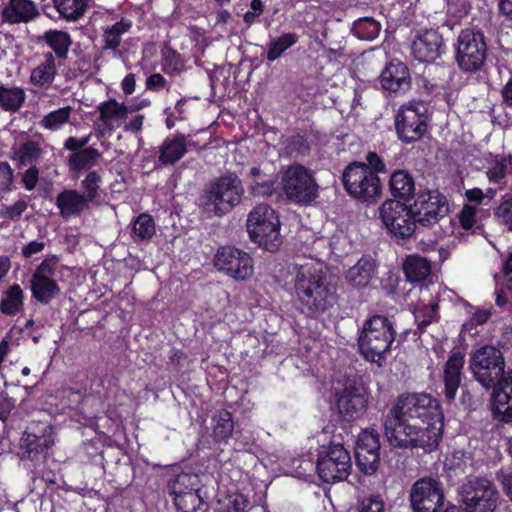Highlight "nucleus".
Returning a JSON list of instances; mask_svg holds the SVG:
<instances>
[{
    "mask_svg": "<svg viewBox=\"0 0 512 512\" xmlns=\"http://www.w3.org/2000/svg\"><path fill=\"white\" fill-rule=\"evenodd\" d=\"M409 502L413 512H440L445 503L442 483L433 477L419 478L410 488Z\"/></svg>",
    "mask_w": 512,
    "mask_h": 512,
    "instance_id": "obj_15",
    "label": "nucleus"
},
{
    "mask_svg": "<svg viewBox=\"0 0 512 512\" xmlns=\"http://www.w3.org/2000/svg\"><path fill=\"white\" fill-rule=\"evenodd\" d=\"M190 135L181 132H175L167 136L158 147V162L162 166L175 165L188 152L190 146L195 147L196 143L190 141Z\"/></svg>",
    "mask_w": 512,
    "mask_h": 512,
    "instance_id": "obj_27",
    "label": "nucleus"
},
{
    "mask_svg": "<svg viewBox=\"0 0 512 512\" xmlns=\"http://www.w3.org/2000/svg\"><path fill=\"white\" fill-rule=\"evenodd\" d=\"M427 112V104L421 100H411L399 108L395 116V129L401 142L411 144L423 138L428 128Z\"/></svg>",
    "mask_w": 512,
    "mask_h": 512,
    "instance_id": "obj_10",
    "label": "nucleus"
},
{
    "mask_svg": "<svg viewBox=\"0 0 512 512\" xmlns=\"http://www.w3.org/2000/svg\"><path fill=\"white\" fill-rule=\"evenodd\" d=\"M249 505L248 498L242 493L228 495L224 512H246Z\"/></svg>",
    "mask_w": 512,
    "mask_h": 512,
    "instance_id": "obj_57",
    "label": "nucleus"
},
{
    "mask_svg": "<svg viewBox=\"0 0 512 512\" xmlns=\"http://www.w3.org/2000/svg\"><path fill=\"white\" fill-rule=\"evenodd\" d=\"M412 54L422 63H433L446 53L443 35L438 29H424L417 33L412 42Z\"/></svg>",
    "mask_w": 512,
    "mask_h": 512,
    "instance_id": "obj_21",
    "label": "nucleus"
},
{
    "mask_svg": "<svg viewBox=\"0 0 512 512\" xmlns=\"http://www.w3.org/2000/svg\"><path fill=\"white\" fill-rule=\"evenodd\" d=\"M298 40L299 36L295 32L283 33L277 38H272L267 45L266 59L269 62H274Z\"/></svg>",
    "mask_w": 512,
    "mask_h": 512,
    "instance_id": "obj_43",
    "label": "nucleus"
},
{
    "mask_svg": "<svg viewBox=\"0 0 512 512\" xmlns=\"http://www.w3.org/2000/svg\"><path fill=\"white\" fill-rule=\"evenodd\" d=\"M244 195L242 181L235 172L217 177L200 196V206L207 214L221 217L239 205Z\"/></svg>",
    "mask_w": 512,
    "mask_h": 512,
    "instance_id": "obj_4",
    "label": "nucleus"
},
{
    "mask_svg": "<svg viewBox=\"0 0 512 512\" xmlns=\"http://www.w3.org/2000/svg\"><path fill=\"white\" fill-rule=\"evenodd\" d=\"M370 394L363 386L349 385L336 394L339 413L347 420L360 419L367 411Z\"/></svg>",
    "mask_w": 512,
    "mask_h": 512,
    "instance_id": "obj_22",
    "label": "nucleus"
},
{
    "mask_svg": "<svg viewBox=\"0 0 512 512\" xmlns=\"http://www.w3.org/2000/svg\"><path fill=\"white\" fill-rule=\"evenodd\" d=\"M507 163L505 158L496 160L494 164L486 171V176L490 183L499 184L507 176Z\"/></svg>",
    "mask_w": 512,
    "mask_h": 512,
    "instance_id": "obj_56",
    "label": "nucleus"
},
{
    "mask_svg": "<svg viewBox=\"0 0 512 512\" xmlns=\"http://www.w3.org/2000/svg\"><path fill=\"white\" fill-rule=\"evenodd\" d=\"M496 478L500 482L503 492L506 494V496L512 502V469L511 470L500 469L496 473Z\"/></svg>",
    "mask_w": 512,
    "mask_h": 512,
    "instance_id": "obj_64",
    "label": "nucleus"
},
{
    "mask_svg": "<svg viewBox=\"0 0 512 512\" xmlns=\"http://www.w3.org/2000/svg\"><path fill=\"white\" fill-rule=\"evenodd\" d=\"M380 439L375 430H363L354 449L358 469L365 475H373L380 463Z\"/></svg>",
    "mask_w": 512,
    "mask_h": 512,
    "instance_id": "obj_19",
    "label": "nucleus"
},
{
    "mask_svg": "<svg viewBox=\"0 0 512 512\" xmlns=\"http://www.w3.org/2000/svg\"><path fill=\"white\" fill-rule=\"evenodd\" d=\"M174 493L173 503L178 512H197L204 504V500L199 495L197 490H189L179 495V491H175V487L172 486Z\"/></svg>",
    "mask_w": 512,
    "mask_h": 512,
    "instance_id": "obj_44",
    "label": "nucleus"
},
{
    "mask_svg": "<svg viewBox=\"0 0 512 512\" xmlns=\"http://www.w3.org/2000/svg\"><path fill=\"white\" fill-rule=\"evenodd\" d=\"M248 190L254 197H270L275 192L276 179L259 166H253L247 174Z\"/></svg>",
    "mask_w": 512,
    "mask_h": 512,
    "instance_id": "obj_33",
    "label": "nucleus"
},
{
    "mask_svg": "<svg viewBox=\"0 0 512 512\" xmlns=\"http://www.w3.org/2000/svg\"><path fill=\"white\" fill-rule=\"evenodd\" d=\"M460 496L467 512H493L499 494L491 480L475 477L463 484Z\"/></svg>",
    "mask_w": 512,
    "mask_h": 512,
    "instance_id": "obj_14",
    "label": "nucleus"
},
{
    "mask_svg": "<svg viewBox=\"0 0 512 512\" xmlns=\"http://www.w3.org/2000/svg\"><path fill=\"white\" fill-rule=\"evenodd\" d=\"M380 217L391 237L404 243L416 234L418 219L412 206L396 199L386 200L380 207Z\"/></svg>",
    "mask_w": 512,
    "mask_h": 512,
    "instance_id": "obj_11",
    "label": "nucleus"
},
{
    "mask_svg": "<svg viewBox=\"0 0 512 512\" xmlns=\"http://www.w3.org/2000/svg\"><path fill=\"white\" fill-rule=\"evenodd\" d=\"M365 162L353 161L357 166L365 171L370 170L373 176H379V173H386L387 166L384 160L374 151H369L365 156Z\"/></svg>",
    "mask_w": 512,
    "mask_h": 512,
    "instance_id": "obj_53",
    "label": "nucleus"
},
{
    "mask_svg": "<svg viewBox=\"0 0 512 512\" xmlns=\"http://www.w3.org/2000/svg\"><path fill=\"white\" fill-rule=\"evenodd\" d=\"M282 190L286 198L298 205H307L318 197L319 186L314 173L304 165H289L281 178Z\"/></svg>",
    "mask_w": 512,
    "mask_h": 512,
    "instance_id": "obj_8",
    "label": "nucleus"
},
{
    "mask_svg": "<svg viewBox=\"0 0 512 512\" xmlns=\"http://www.w3.org/2000/svg\"><path fill=\"white\" fill-rule=\"evenodd\" d=\"M162 67L167 74L180 73L183 69V61L180 53L166 45L161 49Z\"/></svg>",
    "mask_w": 512,
    "mask_h": 512,
    "instance_id": "obj_50",
    "label": "nucleus"
},
{
    "mask_svg": "<svg viewBox=\"0 0 512 512\" xmlns=\"http://www.w3.org/2000/svg\"><path fill=\"white\" fill-rule=\"evenodd\" d=\"M132 26L133 22L131 19L121 17L119 21L104 28L102 34V50H110L115 57H121L122 53L119 51V47L122 42V36L128 33Z\"/></svg>",
    "mask_w": 512,
    "mask_h": 512,
    "instance_id": "obj_31",
    "label": "nucleus"
},
{
    "mask_svg": "<svg viewBox=\"0 0 512 512\" xmlns=\"http://www.w3.org/2000/svg\"><path fill=\"white\" fill-rule=\"evenodd\" d=\"M25 295L19 284L14 283L2 292L0 312L8 317H14L24 309Z\"/></svg>",
    "mask_w": 512,
    "mask_h": 512,
    "instance_id": "obj_36",
    "label": "nucleus"
},
{
    "mask_svg": "<svg viewBox=\"0 0 512 512\" xmlns=\"http://www.w3.org/2000/svg\"><path fill=\"white\" fill-rule=\"evenodd\" d=\"M53 8L59 17L67 21H76L80 19L87 7L88 0H51Z\"/></svg>",
    "mask_w": 512,
    "mask_h": 512,
    "instance_id": "obj_41",
    "label": "nucleus"
},
{
    "mask_svg": "<svg viewBox=\"0 0 512 512\" xmlns=\"http://www.w3.org/2000/svg\"><path fill=\"white\" fill-rule=\"evenodd\" d=\"M246 229L250 240L266 251L276 252L283 243L279 215L268 204H258L249 212Z\"/></svg>",
    "mask_w": 512,
    "mask_h": 512,
    "instance_id": "obj_6",
    "label": "nucleus"
},
{
    "mask_svg": "<svg viewBox=\"0 0 512 512\" xmlns=\"http://www.w3.org/2000/svg\"><path fill=\"white\" fill-rule=\"evenodd\" d=\"M377 269V261L370 254H363L358 261L344 273V279L349 286L363 289L370 284Z\"/></svg>",
    "mask_w": 512,
    "mask_h": 512,
    "instance_id": "obj_28",
    "label": "nucleus"
},
{
    "mask_svg": "<svg viewBox=\"0 0 512 512\" xmlns=\"http://www.w3.org/2000/svg\"><path fill=\"white\" fill-rule=\"evenodd\" d=\"M495 217L512 231V197H503L501 203L494 210Z\"/></svg>",
    "mask_w": 512,
    "mask_h": 512,
    "instance_id": "obj_54",
    "label": "nucleus"
},
{
    "mask_svg": "<svg viewBox=\"0 0 512 512\" xmlns=\"http://www.w3.org/2000/svg\"><path fill=\"white\" fill-rule=\"evenodd\" d=\"M71 112V106H66L51 111L43 117V119L40 122V125L43 128L48 129L50 131H56L60 129L62 125L69 121Z\"/></svg>",
    "mask_w": 512,
    "mask_h": 512,
    "instance_id": "obj_49",
    "label": "nucleus"
},
{
    "mask_svg": "<svg viewBox=\"0 0 512 512\" xmlns=\"http://www.w3.org/2000/svg\"><path fill=\"white\" fill-rule=\"evenodd\" d=\"M57 262V256L47 257L36 267L32 274L30 287L32 297L41 304H49L61 292L56 280L52 279Z\"/></svg>",
    "mask_w": 512,
    "mask_h": 512,
    "instance_id": "obj_17",
    "label": "nucleus"
},
{
    "mask_svg": "<svg viewBox=\"0 0 512 512\" xmlns=\"http://www.w3.org/2000/svg\"><path fill=\"white\" fill-rule=\"evenodd\" d=\"M359 512H385V503L380 495H371L362 500Z\"/></svg>",
    "mask_w": 512,
    "mask_h": 512,
    "instance_id": "obj_60",
    "label": "nucleus"
},
{
    "mask_svg": "<svg viewBox=\"0 0 512 512\" xmlns=\"http://www.w3.org/2000/svg\"><path fill=\"white\" fill-rule=\"evenodd\" d=\"M398 403L414 421L420 419L425 427L422 430H430L432 427L439 430L440 440L443 436V413L436 399L426 393H404L397 397Z\"/></svg>",
    "mask_w": 512,
    "mask_h": 512,
    "instance_id": "obj_12",
    "label": "nucleus"
},
{
    "mask_svg": "<svg viewBox=\"0 0 512 512\" xmlns=\"http://www.w3.org/2000/svg\"><path fill=\"white\" fill-rule=\"evenodd\" d=\"M403 271L407 281L420 283L424 281L431 272L430 262L424 257L410 255L404 261Z\"/></svg>",
    "mask_w": 512,
    "mask_h": 512,
    "instance_id": "obj_39",
    "label": "nucleus"
},
{
    "mask_svg": "<svg viewBox=\"0 0 512 512\" xmlns=\"http://www.w3.org/2000/svg\"><path fill=\"white\" fill-rule=\"evenodd\" d=\"M56 207L64 219L71 216H80L85 210L90 208L91 203L75 189H65L56 196Z\"/></svg>",
    "mask_w": 512,
    "mask_h": 512,
    "instance_id": "obj_30",
    "label": "nucleus"
},
{
    "mask_svg": "<svg viewBox=\"0 0 512 512\" xmlns=\"http://www.w3.org/2000/svg\"><path fill=\"white\" fill-rule=\"evenodd\" d=\"M379 82L388 96L403 95L411 88L410 69L399 59H392L381 71Z\"/></svg>",
    "mask_w": 512,
    "mask_h": 512,
    "instance_id": "obj_23",
    "label": "nucleus"
},
{
    "mask_svg": "<svg viewBox=\"0 0 512 512\" xmlns=\"http://www.w3.org/2000/svg\"><path fill=\"white\" fill-rule=\"evenodd\" d=\"M102 157L101 152L94 147H87L77 153H71L67 158V167L72 179H78L83 171H92Z\"/></svg>",
    "mask_w": 512,
    "mask_h": 512,
    "instance_id": "obj_32",
    "label": "nucleus"
},
{
    "mask_svg": "<svg viewBox=\"0 0 512 512\" xmlns=\"http://www.w3.org/2000/svg\"><path fill=\"white\" fill-rule=\"evenodd\" d=\"M214 265L235 280H247L254 272L252 257L235 246L220 247L214 257Z\"/></svg>",
    "mask_w": 512,
    "mask_h": 512,
    "instance_id": "obj_16",
    "label": "nucleus"
},
{
    "mask_svg": "<svg viewBox=\"0 0 512 512\" xmlns=\"http://www.w3.org/2000/svg\"><path fill=\"white\" fill-rule=\"evenodd\" d=\"M26 99L25 91L22 87H7L0 84V108L6 112H17L24 104Z\"/></svg>",
    "mask_w": 512,
    "mask_h": 512,
    "instance_id": "obj_40",
    "label": "nucleus"
},
{
    "mask_svg": "<svg viewBox=\"0 0 512 512\" xmlns=\"http://www.w3.org/2000/svg\"><path fill=\"white\" fill-rule=\"evenodd\" d=\"M297 308L306 317L317 319L338 302L337 285L322 269L304 265L294 279Z\"/></svg>",
    "mask_w": 512,
    "mask_h": 512,
    "instance_id": "obj_1",
    "label": "nucleus"
},
{
    "mask_svg": "<svg viewBox=\"0 0 512 512\" xmlns=\"http://www.w3.org/2000/svg\"><path fill=\"white\" fill-rule=\"evenodd\" d=\"M412 208L419 227H430L438 223L449 211L446 197L438 190L419 192Z\"/></svg>",
    "mask_w": 512,
    "mask_h": 512,
    "instance_id": "obj_18",
    "label": "nucleus"
},
{
    "mask_svg": "<svg viewBox=\"0 0 512 512\" xmlns=\"http://www.w3.org/2000/svg\"><path fill=\"white\" fill-rule=\"evenodd\" d=\"M381 24L372 17H362L354 21L351 32L360 40L372 41L380 33Z\"/></svg>",
    "mask_w": 512,
    "mask_h": 512,
    "instance_id": "obj_45",
    "label": "nucleus"
},
{
    "mask_svg": "<svg viewBox=\"0 0 512 512\" xmlns=\"http://www.w3.org/2000/svg\"><path fill=\"white\" fill-rule=\"evenodd\" d=\"M477 207L473 205L465 204L459 213V222L461 227L468 231L472 230L473 234L480 233L483 230V226L476 225Z\"/></svg>",
    "mask_w": 512,
    "mask_h": 512,
    "instance_id": "obj_52",
    "label": "nucleus"
},
{
    "mask_svg": "<svg viewBox=\"0 0 512 512\" xmlns=\"http://www.w3.org/2000/svg\"><path fill=\"white\" fill-rule=\"evenodd\" d=\"M491 388L493 414L503 422H512V369H508Z\"/></svg>",
    "mask_w": 512,
    "mask_h": 512,
    "instance_id": "obj_24",
    "label": "nucleus"
},
{
    "mask_svg": "<svg viewBox=\"0 0 512 512\" xmlns=\"http://www.w3.org/2000/svg\"><path fill=\"white\" fill-rule=\"evenodd\" d=\"M475 379L486 389H491L505 371V360L500 349L485 345L475 350L469 360Z\"/></svg>",
    "mask_w": 512,
    "mask_h": 512,
    "instance_id": "obj_13",
    "label": "nucleus"
},
{
    "mask_svg": "<svg viewBox=\"0 0 512 512\" xmlns=\"http://www.w3.org/2000/svg\"><path fill=\"white\" fill-rule=\"evenodd\" d=\"M27 209V202L19 199L13 205L5 206L4 210L0 212V215L9 220H18L24 211Z\"/></svg>",
    "mask_w": 512,
    "mask_h": 512,
    "instance_id": "obj_62",
    "label": "nucleus"
},
{
    "mask_svg": "<svg viewBox=\"0 0 512 512\" xmlns=\"http://www.w3.org/2000/svg\"><path fill=\"white\" fill-rule=\"evenodd\" d=\"M415 323L417 328L414 330V335L422 336L426 332V328L434 323L438 322L440 317H434L429 312L425 311L422 307L414 312Z\"/></svg>",
    "mask_w": 512,
    "mask_h": 512,
    "instance_id": "obj_55",
    "label": "nucleus"
},
{
    "mask_svg": "<svg viewBox=\"0 0 512 512\" xmlns=\"http://www.w3.org/2000/svg\"><path fill=\"white\" fill-rule=\"evenodd\" d=\"M352 469L351 456L342 443L329 442L321 445L317 453L316 471L325 483L347 479Z\"/></svg>",
    "mask_w": 512,
    "mask_h": 512,
    "instance_id": "obj_9",
    "label": "nucleus"
},
{
    "mask_svg": "<svg viewBox=\"0 0 512 512\" xmlns=\"http://www.w3.org/2000/svg\"><path fill=\"white\" fill-rule=\"evenodd\" d=\"M394 321L382 314L368 316L358 332L359 355L367 362L382 367L396 340Z\"/></svg>",
    "mask_w": 512,
    "mask_h": 512,
    "instance_id": "obj_3",
    "label": "nucleus"
},
{
    "mask_svg": "<svg viewBox=\"0 0 512 512\" xmlns=\"http://www.w3.org/2000/svg\"><path fill=\"white\" fill-rule=\"evenodd\" d=\"M311 145L310 133L307 130H298L285 139L283 151L291 158L304 157L310 154Z\"/></svg>",
    "mask_w": 512,
    "mask_h": 512,
    "instance_id": "obj_37",
    "label": "nucleus"
},
{
    "mask_svg": "<svg viewBox=\"0 0 512 512\" xmlns=\"http://www.w3.org/2000/svg\"><path fill=\"white\" fill-rule=\"evenodd\" d=\"M400 284V278L397 273L393 271H388L384 274L381 279V288L386 293V295H393L397 292L398 286Z\"/></svg>",
    "mask_w": 512,
    "mask_h": 512,
    "instance_id": "obj_63",
    "label": "nucleus"
},
{
    "mask_svg": "<svg viewBox=\"0 0 512 512\" xmlns=\"http://www.w3.org/2000/svg\"><path fill=\"white\" fill-rule=\"evenodd\" d=\"M212 436L217 443H226L234 431V419L230 411L226 409L217 410L212 418Z\"/></svg>",
    "mask_w": 512,
    "mask_h": 512,
    "instance_id": "obj_38",
    "label": "nucleus"
},
{
    "mask_svg": "<svg viewBox=\"0 0 512 512\" xmlns=\"http://www.w3.org/2000/svg\"><path fill=\"white\" fill-rule=\"evenodd\" d=\"M341 182L345 192L358 203L376 204L382 196V182L379 176H373L357 163L350 162L342 171Z\"/></svg>",
    "mask_w": 512,
    "mask_h": 512,
    "instance_id": "obj_7",
    "label": "nucleus"
},
{
    "mask_svg": "<svg viewBox=\"0 0 512 512\" xmlns=\"http://www.w3.org/2000/svg\"><path fill=\"white\" fill-rule=\"evenodd\" d=\"M99 116L94 122L96 136L102 138L112 135L116 128L128 118L130 108L124 102H118L115 98H109L97 106Z\"/></svg>",
    "mask_w": 512,
    "mask_h": 512,
    "instance_id": "obj_20",
    "label": "nucleus"
},
{
    "mask_svg": "<svg viewBox=\"0 0 512 512\" xmlns=\"http://www.w3.org/2000/svg\"><path fill=\"white\" fill-rule=\"evenodd\" d=\"M155 231V221L148 213L139 214L132 222L131 236L134 240L148 241Z\"/></svg>",
    "mask_w": 512,
    "mask_h": 512,
    "instance_id": "obj_46",
    "label": "nucleus"
},
{
    "mask_svg": "<svg viewBox=\"0 0 512 512\" xmlns=\"http://www.w3.org/2000/svg\"><path fill=\"white\" fill-rule=\"evenodd\" d=\"M42 40L50 47L59 59L67 57L69 47L72 43L69 33L61 30H48Z\"/></svg>",
    "mask_w": 512,
    "mask_h": 512,
    "instance_id": "obj_42",
    "label": "nucleus"
},
{
    "mask_svg": "<svg viewBox=\"0 0 512 512\" xmlns=\"http://www.w3.org/2000/svg\"><path fill=\"white\" fill-rule=\"evenodd\" d=\"M41 155L42 149L40 145L35 141L28 140L20 145L19 149L15 152L14 159L20 165L26 166L37 162Z\"/></svg>",
    "mask_w": 512,
    "mask_h": 512,
    "instance_id": "obj_48",
    "label": "nucleus"
},
{
    "mask_svg": "<svg viewBox=\"0 0 512 512\" xmlns=\"http://www.w3.org/2000/svg\"><path fill=\"white\" fill-rule=\"evenodd\" d=\"M54 444L51 433H42L37 435L32 432L24 431L19 441L18 455L21 460L37 462L45 459L48 450Z\"/></svg>",
    "mask_w": 512,
    "mask_h": 512,
    "instance_id": "obj_25",
    "label": "nucleus"
},
{
    "mask_svg": "<svg viewBox=\"0 0 512 512\" xmlns=\"http://www.w3.org/2000/svg\"><path fill=\"white\" fill-rule=\"evenodd\" d=\"M389 190L393 197L403 201L411 200L415 194V180L410 172L403 169L393 171L389 179Z\"/></svg>",
    "mask_w": 512,
    "mask_h": 512,
    "instance_id": "obj_34",
    "label": "nucleus"
},
{
    "mask_svg": "<svg viewBox=\"0 0 512 512\" xmlns=\"http://www.w3.org/2000/svg\"><path fill=\"white\" fill-rule=\"evenodd\" d=\"M454 62L465 74H476L483 70L488 54L487 38L475 26L462 29L453 44Z\"/></svg>",
    "mask_w": 512,
    "mask_h": 512,
    "instance_id": "obj_5",
    "label": "nucleus"
},
{
    "mask_svg": "<svg viewBox=\"0 0 512 512\" xmlns=\"http://www.w3.org/2000/svg\"><path fill=\"white\" fill-rule=\"evenodd\" d=\"M146 89L152 92H160L162 90L169 91L170 83L167 79L160 73H152L149 75L145 82Z\"/></svg>",
    "mask_w": 512,
    "mask_h": 512,
    "instance_id": "obj_58",
    "label": "nucleus"
},
{
    "mask_svg": "<svg viewBox=\"0 0 512 512\" xmlns=\"http://www.w3.org/2000/svg\"><path fill=\"white\" fill-rule=\"evenodd\" d=\"M187 480H188V475L183 474V473L173 475L169 479L168 484H167V491H168L169 496L172 497V500H174V493H173L172 486L175 487V491L180 492L179 495H182L186 491L193 490V488H190L186 485Z\"/></svg>",
    "mask_w": 512,
    "mask_h": 512,
    "instance_id": "obj_59",
    "label": "nucleus"
},
{
    "mask_svg": "<svg viewBox=\"0 0 512 512\" xmlns=\"http://www.w3.org/2000/svg\"><path fill=\"white\" fill-rule=\"evenodd\" d=\"M102 184V177L97 171H88L84 179L81 181V193L93 204L97 198L100 197V188Z\"/></svg>",
    "mask_w": 512,
    "mask_h": 512,
    "instance_id": "obj_47",
    "label": "nucleus"
},
{
    "mask_svg": "<svg viewBox=\"0 0 512 512\" xmlns=\"http://www.w3.org/2000/svg\"><path fill=\"white\" fill-rule=\"evenodd\" d=\"M43 57L44 60L32 69L30 83L37 87L48 88L55 80L57 67L52 52L44 53Z\"/></svg>",
    "mask_w": 512,
    "mask_h": 512,
    "instance_id": "obj_35",
    "label": "nucleus"
},
{
    "mask_svg": "<svg viewBox=\"0 0 512 512\" xmlns=\"http://www.w3.org/2000/svg\"><path fill=\"white\" fill-rule=\"evenodd\" d=\"M14 182V171L6 161L0 162V190L10 191Z\"/></svg>",
    "mask_w": 512,
    "mask_h": 512,
    "instance_id": "obj_61",
    "label": "nucleus"
},
{
    "mask_svg": "<svg viewBox=\"0 0 512 512\" xmlns=\"http://www.w3.org/2000/svg\"><path fill=\"white\" fill-rule=\"evenodd\" d=\"M38 15V8L32 0H6L3 2L1 17L5 23H28Z\"/></svg>",
    "mask_w": 512,
    "mask_h": 512,
    "instance_id": "obj_29",
    "label": "nucleus"
},
{
    "mask_svg": "<svg viewBox=\"0 0 512 512\" xmlns=\"http://www.w3.org/2000/svg\"><path fill=\"white\" fill-rule=\"evenodd\" d=\"M186 97H181L173 107H166L164 114L166 116L165 125L168 129H172L178 122L185 121L187 119V103Z\"/></svg>",
    "mask_w": 512,
    "mask_h": 512,
    "instance_id": "obj_51",
    "label": "nucleus"
},
{
    "mask_svg": "<svg viewBox=\"0 0 512 512\" xmlns=\"http://www.w3.org/2000/svg\"><path fill=\"white\" fill-rule=\"evenodd\" d=\"M465 354L454 351L449 355L443 368V395L448 403H452L464 377Z\"/></svg>",
    "mask_w": 512,
    "mask_h": 512,
    "instance_id": "obj_26",
    "label": "nucleus"
},
{
    "mask_svg": "<svg viewBox=\"0 0 512 512\" xmlns=\"http://www.w3.org/2000/svg\"><path fill=\"white\" fill-rule=\"evenodd\" d=\"M384 437L390 446L399 449L421 448L426 453L435 451L440 443L439 430H422L396 400L383 414Z\"/></svg>",
    "mask_w": 512,
    "mask_h": 512,
    "instance_id": "obj_2",
    "label": "nucleus"
}]
</instances>
